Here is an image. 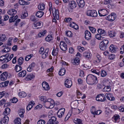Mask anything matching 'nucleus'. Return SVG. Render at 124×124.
I'll return each mask as SVG.
<instances>
[{
	"mask_svg": "<svg viewBox=\"0 0 124 124\" xmlns=\"http://www.w3.org/2000/svg\"><path fill=\"white\" fill-rule=\"evenodd\" d=\"M45 123V121L41 119L39 120L37 122L38 124H44Z\"/></svg>",
	"mask_w": 124,
	"mask_h": 124,
	"instance_id": "obj_60",
	"label": "nucleus"
},
{
	"mask_svg": "<svg viewBox=\"0 0 124 124\" xmlns=\"http://www.w3.org/2000/svg\"><path fill=\"white\" fill-rule=\"evenodd\" d=\"M22 67L20 66L16 65L15 66V70L16 72H18L22 70Z\"/></svg>",
	"mask_w": 124,
	"mask_h": 124,
	"instance_id": "obj_44",
	"label": "nucleus"
},
{
	"mask_svg": "<svg viewBox=\"0 0 124 124\" xmlns=\"http://www.w3.org/2000/svg\"><path fill=\"white\" fill-rule=\"evenodd\" d=\"M109 41L107 39H104L101 42L100 44V48L101 50L104 51L107 48Z\"/></svg>",
	"mask_w": 124,
	"mask_h": 124,
	"instance_id": "obj_3",
	"label": "nucleus"
},
{
	"mask_svg": "<svg viewBox=\"0 0 124 124\" xmlns=\"http://www.w3.org/2000/svg\"><path fill=\"white\" fill-rule=\"evenodd\" d=\"M69 8L72 9L76 7V2L73 0L71 1L69 3Z\"/></svg>",
	"mask_w": 124,
	"mask_h": 124,
	"instance_id": "obj_18",
	"label": "nucleus"
},
{
	"mask_svg": "<svg viewBox=\"0 0 124 124\" xmlns=\"http://www.w3.org/2000/svg\"><path fill=\"white\" fill-rule=\"evenodd\" d=\"M14 16H12L9 18V22L11 23L14 22L18 18V16L17 15H16L15 17H14Z\"/></svg>",
	"mask_w": 124,
	"mask_h": 124,
	"instance_id": "obj_36",
	"label": "nucleus"
},
{
	"mask_svg": "<svg viewBox=\"0 0 124 124\" xmlns=\"http://www.w3.org/2000/svg\"><path fill=\"white\" fill-rule=\"evenodd\" d=\"M56 118L55 116L52 117L47 123V124H58V122H56Z\"/></svg>",
	"mask_w": 124,
	"mask_h": 124,
	"instance_id": "obj_7",
	"label": "nucleus"
},
{
	"mask_svg": "<svg viewBox=\"0 0 124 124\" xmlns=\"http://www.w3.org/2000/svg\"><path fill=\"white\" fill-rule=\"evenodd\" d=\"M90 111L91 113L94 115L96 112V109L94 106H92L91 107Z\"/></svg>",
	"mask_w": 124,
	"mask_h": 124,
	"instance_id": "obj_50",
	"label": "nucleus"
},
{
	"mask_svg": "<svg viewBox=\"0 0 124 124\" xmlns=\"http://www.w3.org/2000/svg\"><path fill=\"white\" fill-rule=\"evenodd\" d=\"M70 27L75 29L76 30H77L78 29V26L74 22H72L70 23Z\"/></svg>",
	"mask_w": 124,
	"mask_h": 124,
	"instance_id": "obj_26",
	"label": "nucleus"
},
{
	"mask_svg": "<svg viewBox=\"0 0 124 124\" xmlns=\"http://www.w3.org/2000/svg\"><path fill=\"white\" fill-rule=\"evenodd\" d=\"M46 32V31L44 30H42L38 34V37L39 38L42 37L44 36Z\"/></svg>",
	"mask_w": 124,
	"mask_h": 124,
	"instance_id": "obj_32",
	"label": "nucleus"
},
{
	"mask_svg": "<svg viewBox=\"0 0 124 124\" xmlns=\"http://www.w3.org/2000/svg\"><path fill=\"white\" fill-rule=\"evenodd\" d=\"M18 95L21 98L24 97L26 96V93L24 92H19L18 93Z\"/></svg>",
	"mask_w": 124,
	"mask_h": 124,
	"instance_id": "obj_46",
	"label": "nucleus"
},
{
	"mask_svg": "<svg viewBox=\"0 0 124 124\" xmlns=\"http://www.w3.org/2000/svg\"><path fill=\"white\" fill-rule=\"evenodd\" d=\"M53 16L55 17H56L57 19V17L59 18V16H58V10L57 9L56 10L55 9V11L54 13L53 12Z\"/></svg>",
	"mask_w": 124,
	"mask_h": 124,
	"instance_id": "obj_42",
	"label": "nucleus"
},
{
	"mask_svg": "<svg viewBox=\"0 0 124 124\" xmlns=\"http://www.w3.org/2000/svg\"><path fill=\"white\" fill-rule=\"evenodd\" d=\"M7 39L5 34H1L0 35V41H4Z\"/></svg>",
	"mask_w": 124,
	"mask_h": 124,
	"instance_id": "obj_38",
	"label": "nucleus"
},
{
	"mask_svg": "<svg viewBox=\"0 0 124 124\" xmlns=\"http://www.w3.org/2000/svg\"><path fill=\"white\" fill-rule=\"evenodd\" d=\"M8 76V72H4L0 75V79L2 80H5L7 79Z\"/></svg>",
	"mask_w": 124,
	"mask_h": 124,
	"instance_id": "obj_15",
	"label": "nucleus"
},
{
	"mask_svg": "<svg viewBox=\"0 0 124 124\" xmlns=\"http://www.w3.org/2000/svg\"><path fill=\"white\" fill-rule=\"evenodd\" d=\"M43 88L46 90H48L49 89V87L48 83L46 82H44L42 84Z\"/></svg>",
	"mask_w": 124,
	"mask_h": 124,
	"instance_id": "obj_22",
	"label": "nucleus"
},
{
	"mask_svg": "<svg viewBox=\"0 0 124 124\" xmlns=\"http://www.w3.org/2000/svg\"><path fill=\"white\" fill-rule=\"evenodd\" d=\"M83 111V110H80L79 109L72 108L71 111L70 113H71V112H73V113L75 114H79L80 112H82Z\"/></svg>",
	"mask_w": 124,
	"mask_h": 124,
	"instance_id": "obj_17",
	"label": "nucleus"
},
{
	"mask_svg": "<svg viewBox=\"0 0 124 124\" xmlns=\"http://www.w3.org/2000/svg\"><path fill=\"white\" fill-rule=\"evenodd\" d=\"M33 26L35 29H38L41 28L43 26V23L42 22H38L37 23H34Z\"/></svg>",
	"mask_w": 124,
	"mask_h": 124,
	"instance_id": "obj_13",
	"label": "nucleus"
},
{
	"mask_svg": "<svg viewBox=\"0 0 124 124\" xmlns=\"http://www.w3.org/2000/svg\"><path fill=\"white\" fill-rule=\"evenodd\" d=\"M92 72L93 73H95L97 74L98 75H99L101 73L98 70H94L93 69H92L91 70Z\"/></svg>",
	"mask_w": 124,
	"mask_h": 124,
	"instance_id": "obj_61",
	"label": "nucleus"
},
{
	"mask_svg": "<svg viewBox=\"0 0 124 124\" xmlns=\"http://www.w3.org/2000/svg\"><path fill=\"white\" fill-rule=\"evenodd\" d=\"M18 101L17 99L15 97H14L11 100L12 103H16Z\"/></svg>",
	"mask_w": 124,
	"mask_h": 124,
	"instance_id": "obj_63",
	"label": "nucleus"
},
{
	"mask_svg": "<svg viewBox=\"0 0 124 124\" xmlns=\"http://www.w3.org/2000/svg\"><path fill=\"white\" fill-rule=\"evenodd\" d=\"M45 5L43 3H40L38 5V8L39 9L43 10L45 9Z\"/></svg>",
	"mask_w": 124,
	"mask_h": 124,
	"instance_id": "obj_43",
	"label": "nucleus"
},
{
	"mask_svg": "<svg viewBox=\"0 0 124 124\" xmlns=\"http://www.w3.org/2000/svg\"><path fill=\"white\" fill-rule=\"evenodd\" d=\"M71 62L73 65H77L79 63V60L78 58H76L72 60Z\"/></svg>",
	"mask_w": 124,
	"mask_h": 124,
	"instance_id": "obj_19",
	"label": "nucleus"
},
{
	"mask_svg": "<svg viewBox=\"0 0 124 124\" xmlns=\"http://www.w3.org/2000/svg\"><path fill=\"white\" fill-rule=\"evenodd\" d=\"M33 55V54H30L27 55L26 56L25 58V60L26 61H29Z\"/></svg>",
	"mask_w": 124,
	"mask_h": 124,
	"instance_id": "obj_52",
	"label": "nucleus"
},
{
	"mask_svg": "<svg viewBox=\"0 0 124 124\" xmlns=\"http://www.w3.org/2000/svg\"><path fill=\"white\" fill-rule=\"evenodd\" d=\"M17 13L15 9H11L8 11V13L9 15H12L13 16L16 14Z\"/></svg>",
	"mask_w": 124,
	"mask_h": 124,
	"instance_id": "obj_23",
	"label": "nucleus"
},
{
	"mask_svg": "<svg viewBox=\"0 0 124 124\" xmlns=\"http://www.w3.org/2000/svg\"><path fill=\"white\" fill-rule=\"evenodd\" d=\"M54 101L51 98L47 99L46 101L43 103L45 107L47 108H53L54 106Z\"/></svg>",
	"mask_w": 124,
	"mask_h": 124,
	"instance_id": "obj_2",
	"label": "nucleus"
},
{
	"mask_svg": "<svg viewBox=\"0 0 124 124\" xmlns=\"http://www.w3.org/2000/svg\"><path fill=\"white\" fill-rule=\"evenodd\" d=\"M65 109L64 108L60 109L58 111L57 115L58 117L59 118H62L64 115Z\"/></svg>",
	"mask_w": 124,
	"mask_h": 124,
	"instance_id": "obj_6",
	"label": "nucleus"
},
{
	"mask_svg": "<svg viewBox=\"0 0 124 124\" xmlns=\"http://www.w3.org/2000/svg\"><path fill=\"white\" fill-rule=\"evenodd\" d=\"M25 112V110L23 109H19L18 111V113L20 116L21 117H24L23 114Z\"/></svg>",
	"mask_w": 124,
	"mask_h": 124,
	"instance_id": "obj_29",
	"label": "nucleus"
},
{
	"mask_svg": "<svg viewBox=\"0 0 124 124\" xmlns=\"http://www.w3.org/2000/svg\"><path fill=\"white\" fill-rule=\"evenodd\" d=\"M15 124H21V119L20 118H17L15 119L14 121Z\"/></svg>",
	"mask_w": 124,
	"mask_h": 124,
	"instance_id": "obj_49",
	"label": "nucleus"
},
{
	"mask_svg": "<svg viewBox=\"0 0 124 124\" xmlns=\"http://www.w3.org/2000/svg\"><path fill=\"white\" fill-rule=\"evenodd\" d=\"M10 111V109L8 108H7L5 109V111H4L3 113V114H4L5 116H7L8 114H9Z\"/></svg>",
	"mask_w": 124,
	"mask_h": 124,
	"instance_id": "obj_41",
	"label": "nucleus"
},
{
	"mask_svg": "<svg viewBox=\"0 0 124 124\" xmlns=\"http://www.w3.org/2000/svg\"><path fill=\"white\" fill-rule=\"evenodd\" d=\"M77 2L79 7L82 8L85 5V2L83 0H77Z\"/></svg>",
	"mask_w": 124,
	"mask_h": 124,
	"instance_id": "obj_16",
	"label": "nucleus"
},
{
	"mask_svg": "<svg viewBox=\"0 0 124 124\" xmlns=\"http://www.w3.org/2000/svg\"><path fill=\"white\" fill-rule=\"evenodd\" d=\"M82 121L81 119L75 118L73 120V122L76 124H82Z\"/></svg>",
	"mask_w": 124,
	"mask_h": 124,
	"instance_id": "obj_31",
	"label": "nucleus"
},
{
	"mask_svg": "<svg viewBox=\"0 0 124 124\" xmlns=\"http://www.w3.org/2000/svg\"><path fill=\"white\" fill-rule=\"evenodd\" d=\"M108 12L105 9H102L99 11V14L101 16H104L108 14Z\"/></svg>",
	"mask_w": 124,
	"mask_h": 124,
	"instance_id": "obj_9",
	"label": "nucleus"
},
{
	"mask_svg": "<svg viewBox=\"0 0 124 124\" xmlns=\"http://www.w3.org/2000/svg\"><path fill=\"white\" fill-rule=\"evenodd\" d=\"M9 65L7 64H5L2 65L1 67V68L3 69H4L8 67Z\"/></svg>",
	"mask_w": 124,
	"mask_h": 124,
	"instance_id": "obj_64",
	"label": "nucleus"
},
{
	"mask_svg": "<svg viewBox=\"0 0 124 124\" xmlns=\"http://www.w3.org/2000/svg\"><path fill=\"white\" fill-rule=\"evenodd\" d=\"M87 15L94 17H96L97 16L96 11L95 10H89L86 12Z\"/></svg>",
	"mask_w": 124,
	"mask_h": 124,
	"instance_id": "obj_5",
	"label": "nucleus"
},
{
	"mask_svg": "<svg viewBox=\"0 0 124 124\" xmlns=\"http://www.w3.org/2000/svg\"><path fill=\"white\" fill-rule=\"evenodd\" d=\"M35 77L34 73L28 75L25 78V80L27 81L30 80L34 78Z\"/></svg>",
	"mask_w": 124,
	"mask_h": 124,
	"instance_id": "obj_20",
	"label": "nucleus"
},
{
	"mask_svg": "<svg viewBox=\"0 0 124 124\" xmlns=\"http://www.w3.org/2000/svg\"><path fill=\"white\" fill-rule=\"evenodd\" d=\"M23 57H20L18 59V64L20 65H21L23 63Z\"/></svg>",
	"mask_w": 124,
	"mask_h": 124,
	"instance_id": "obj_48",
	"label": "nucleus"
},
{
	"mask_svg": "<svg viewBox=\"0 0 124 124\" xmlns=\"http://www.w3.org/2000/svg\"><path fill=\"white\" fill-rule=\"evenodd\" d=\"M65 72V69H61L59 72V74L60 76H63Z\"/></svg>",
	"mask_w": 124,
	"mask_h": 124,
	"instance_id": "obj_45",
	"label": "nucleus"
},
{
	"mask_svg": "<svg viewBox=\"0 0 124 124\" xmlns=\"http://www.w3.org/2000/svg\"><path fill=\"white\" fill-rule=\"evenodd\" d=\"M28 16V14L26 11L24 12L23 14L21 15V17L22 18L24 19L27 16Z\"/></svg>",
	"mask_w": 124,
	"mask_h": 124,
	"instance_id": "obj_54",
	"label": "nucleus"
},
{
	"mask_svg": "<svg viewBox=\"0 0 124 124\" xmlns=\"http://www.w3.org/2000/svg\"><path fill=\"white\" fill-rule=\"evenodd\" d=\"M95 37L98 40H102L103 39V37H102L100 34H96L95 35Z\"/></svg>",
	"mask_w": 124,
	"mask_h": 124,
	"instance_id": "obj_51",
	"label": "nucleus"
},
{
	"mask_svg": "<svg viewBox=\"0 0 124 124\" xmlns=\"http://www.w3.org/2000/svg\"><path fill=\"white\" fill-rule=\"evenodd\" d=\"M106 96L108 99L111 101H114L115 100V98L113 95L111 94L106 93Z\"/></svg>",
	"mask_w": 124,
	"mask_h": 124,
	"instance_id": "obj_21",
	"label": "nucleus"
},
{
	"mask_svg": "<svg viewBox=\"0 0 124 124\" xmlns=\"http://www.w3.org/2000/svg\"><path fill=\"white\" fill-rule=\"evenodd\" d=\"M40 99L41 101L43 102L44 103L47 100L46 97L44 96H41L40 98Z\"/></svg>",
	"mask_w": 124,
	"mask_h": 124,
	"instance_id": "obj_53",
	"label": "nucleus"
},
{
	"mask_svg": "<svg viewBox=\"0 0 124 124\" xmlns=\"http://www.w3.org/2000/svg\"><path fill=\"white\" fill-rule=\"evenodd\" d=\"M107 74V73L106 71L104 70H101V75L102 77H105L106 75Z\"/></svg>",
	"mask_w": 124,
	"mask_h": 124,
	"instance_id": "obj_56",
	"label": "nucleus"
},
{
	"mask_svg": "<svg viewBox=\"0 0 124 124\" xmlns=\"http://www.w3.org/2000/svg\"><path fill=\"white\" fill-rule=\"evenodd\" d=\"M58 46H57L55 49L54 47V49L52 52V54L53 55L56 56L58 54Z\"/></svg>",
	"mask_w": 124,
	"mask_h": 124,
	"instance_id": "obj_24",
	"label": "nucleus"
},
{
	"mask_svg": "<svg viewBox=\"0 0 124 124\" xmlns=\"http://www.w3.org/2000/svg\"><path fill=\"white\" fill-rule=\"evenodd\" d=\"M53 38L52 35H48L45 38L47 42H49L53 39Z\"/></svg>",
	"mask_w": 124,
	"mask_h": 124,
	"instance_id": "obj_39",
	"label": "nucleus"
},
{
	"mask_svg": "<svg viewBox=\"0 0 124 124\" xmlns=\"http://www.w3.org/2000/svg\"><path fill=\"white\" fill-rule=\"evenodd\" d=\"M116 46L112 44L109 47V50L112 53L115 52L117 49Z\"/></svg>",
	"mask_w": 124,
	"mask_h": 124,
	"instance_id": "obj_25",
	"label": "nucleus"
},
{
	"mask_svg": "<svg viewBox=\"0 0 124 124\" xmlns=\"http://www.w3.org/2000/svg\"><path fill=\"white\" fill-rule=\"evenodd\" d=\"M19 3L20 5H28L30 3V2H26L23 0H19Z\"/></svg>",
	"mask_w": 124,
	"mask_h": 124,
	"instance_id": "obj_35",
	"label": "nucleus"
},
{
	"mask_svg": "<svg viewBox=\"0 0 124 124\" xmlns=\"http://www.w3.org/2000/svg\"><path fill=\"white\" fill-rule=\"evenodd\" d=\"M12 39V38L11 37L9 38L8 39V41L7 44L9 46L11 45V40Z\"/></svg>",
	"mask_w": 124,
	"mask_h": 124,
	"instance_id": "obj_62",
	"label": "nucleus"
},
{
	"mask_svg": "<svg viewBox=\"0 0 124 124\" xmlns=\"http://www.w3.org/2000/svg\"><path fill=\"white\" fill-rule=\"evenodd\" d=\"M89 28L90 30L92 33H95L96 31V29L95 28L91 27H89Z\"/></svg>",
	"mask_w": 124,
	"mask_h": 124,
	"instance_id": "obj_59",
	"label": "nucleus"
},
{
	"mask_svg": "<svg viewBox=\"0 0 124 124\" xmlns=\"http://www.w3.org/2000/svg\"><path fill=\"white\" fill-rule=\"evenodd\" d=\"M115 58V55L114 54H110L108 57V58L111 60Z\"/></svg>",
	"mask_w": 124,
	"mask_h": 124,
	"instance_id": "obj_58",
	"label": "nucleus"
},
{
	"mask_svg": "<svg viewBox=\"0 0 124 124\" xmlns=\"http://www.w3.org/2000/svg\"><path fill=\"white\" fill-rule=\"evenodd\" d=\"M97 78L95 76L89 74L86 77V82L89 84L93 85L97 82Z\"/></svg>",
	"mask_w": 124,
	"mask_h": 124,
	"instance_id": "obj_1",
	"label": "nucleus"
},
{
	"mask_svg": "<svg viewBox=\"0 0 124 124\" xmlns=\"http://www.w3.org/2000/svg\"><path fill=\"white\" fill-rule=\"evenodd\" d=\"M30 19L31 21H33L35 23L37 21V19L35 18V17L34 15L31 16Z\"/></svg>",
	"mask_w": 124,
	"mask_h": 124,
	"instance_id": "obj_57",
	"label": "nucleus"
},
{
	"mask_svg": "<svg viewBox=\"0 0 124 124\" xmlns=\"http://www.w3.org/2000/svg\"><path fill=\"white\" fill-rule=\"evenodd\" d=\"M64 85L65 86L68 88H70L72 85V81L70 79H66L65 81Z\"/></svg>",
	"mask_w": 124,
	"mask_h": 124,
	"instance_id": "obj_11",
	"label": "nucleus"
},
{
	"mask_svg": "<svg viewBox=\"0 0 124 124\" xmlns=\"http://www.w3.org/2000/svg\"><path fill=\"white\" fill-rule=\"evenodd\" d=\"M60 47L61 49L63 51H65L67 49V45L64 42L61 41L60 42Z\"/></svg>",
	"mask_w": 124,
	"mask_h": 124,
	"instance_id": "obj_10",
	"label": "nucleus"
},
{
	"mask_svg": "<svg viewBox=\"0 0 124 124\" xmlns=\"http://www.w3.org/2000/svg\"><path fill=\"white\" fill-rule=\"evenodd\" d=\"M116 14L114 13H112L110 15H109L106 17V19L109 21H114L116 18Z\"/></svg>",
	"mask_w": 124,
	"mask_h": 124,
	"instance_id": "obj_8",
	"label": "nucleus"
},
{
	"mask_svg": "<svg viewBox=\"0 0 124 124\" xmlns=\"http://www.w3.org/2000/svg\"><path fill=\"white\" fill-rule=\"evenodd\" d=\"M85 38L86 39L88 40L91 39V34L90 32L88 30H86L85 32Z\"/></svg>",
	"mask_w": 124,
	"mask_h": 124,
	"instance_id": "obj_14",
	"label": "nucleus"
},
{
	"mask_svg": "<svg viewBox=\"0 0 124 124\" xmlns=\"http://www.w3.org/2000/svg\"><path fill=\"white\" fill-rule=\"evenodd\" d=\"M26 74V71L25 70H23L18 73V76L20 77H24L25 76Z\"/></svg>",
	"mask_w": 124,
	"mask_h": 124,
	"instance_id": "obj_40",
	"label": "nucleus"
},
{
	"mask_svg": "<svg viewBox=\"0 0 124 124\" xmlns=\"http://www.w3.org/2000/svg\"><path fill=\"white\" fill-rule=\"evenodd\" d=\"M83 55L84 57L88 59L91 57L92 54L89 52H85L84 53Z\"/></svg>",
	"mask_w": 124,
	"mask_h": 124,
	"instance_id": "obj_33",
	"label": "nucleus"
},
{
	"mask_svg": "<svg viewBox=\"0 0 124 124\" xmlns=\"http://www.w3.org/2000/svg\"><path fill=\"white\" fill-rule=\"evenodd\" d=\"M108 34L110 37H113L115 36L116 33L114 31H109Z\"/></svg>",
	"mask_w": 124,
	"mask_h": 124,
	"instance_id": "obj_34",
	"label": "nucleus"
},
{
	"mask_svg": "<svg viewBox=\"0 0 124 124\" xmlns=\"http://www.w3.org/2000/svg\"><path fill=\"white\" fill-rule=\"evenodd\" d=\"M9 83L8 81H6L5 82L1 83L0 84V87H5L7 86Z\"/></svg>",
	"mask_w": 124,
	"mask_h": 124,
	"instance_id": "obj_27",
	"label": "nucleus"
},
{
	"mask_svg": "<svg viewBox=\"0 0 124 124\" xmlns=\"http://www.w3.org/2000/svg\"><path fill=\"white\" fill-rule=\"evenodd\" d=\"M67 36L69 37L72 36V33L71 31H68L66 32V33Z\"/></svg>",
	"mask_w": 124,
	"mask_h": 124,
	"instance_id": "obj_55",
	"label": "nucleus"
},
{
	"mask_svg": "<svg viewBox=\"0 0 124 124\" xmlns=\"http://www.w3.org/2000/svg\"><path fill=\"white\" fill-rule=\"evenodd\" d=\"M119 117L118 115H115L112 118L113 121L115 123L116 122L117 120L119 119Z\"/></svg>",
	"mask_w": 124,
	"mask_h": 124,
	"instance_id": "obj_37",
	"label": "nucleus"
},
{
	"mask_svg": "<svg viewBox=\"0 0 124 124\" xmlns=\"http://www.w3.org/2000/svg\"><path fill=\"white\" fill-rule=\"evenodd\" d=\"M44 14V13L43 11H39L36 12L35 15L37 17L41 18Z\"/></svg>",
	"mask_w": 124,
	"mask_h": 124,
	"instance_id": "obj_30",
	"label": "nucleus"
},
{
	"mask_svg": "<svg viewBox=\"0 0 124 124\" xmlns=\"http://www.w3.org/2000/svg\"><path fill=\"white\" fill-rule=\"evenodd\" d=\"M98 33L101 36H105L106 35V32L104 30H102L101 29H98Z\"/></svg>",
	"mask_w": 124,
	"mask_h": 124,
	"instance_id": "obj_28",
	"label": "nucleus"
},
{
	"mask_svg": "<svg viewBox=\"0 0 124 124\" xmlns=\"http://www.w3.org/2000/svg\"><path fill=\"white\" fill-rule=\"evenodd\" d=\"M11 47H9L5 48L2 50V51L3 52H8L10 51L11 49Z\"/></svg>",
	"mask_w": 124,
	"mask_h": 124,
	"instance_id": "obj_47",
	"label": "nucleus"
},
{
	"mask_svg": "<svg viewBox=\"0 0 124 124\" xmlns=\"http://www.w3.org/2000/svg\"><path fill=\"white\" fill-rule=\"evenodd\" d=\"M8 120V117L7 116H6L1 119L0 123L1 124H7Z\"/></svg>",
	"mask_w": 124,
	"mask_h": 124,
	"instance_id": "obj_12",
	"label": "nucleus"
},
{
	"mask_svg": "<svg viewBox=\"0 0 124 124\" xmlns=\"http://www.w3.org/2000/svg\"><path fill=\"white\" fill-rule=\"evenodd\" d=\"M96 101L101 102L104 101L106 100L105 95L103 94H99L96 97Z\"/></svg>",
	"mask_w": 124,
	"mask_h": 124,
	"instance_id": "obj_4",
	"label": "nucleus"
}]
</instances>
